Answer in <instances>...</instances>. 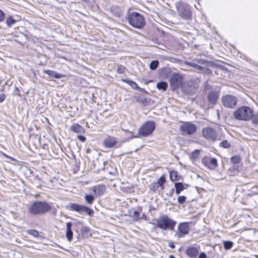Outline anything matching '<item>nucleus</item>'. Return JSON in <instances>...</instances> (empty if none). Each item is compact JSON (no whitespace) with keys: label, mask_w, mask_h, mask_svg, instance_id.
<instances>
[{"label":"nucleus","mask_w":258,"mask_h":258,"mask_svg":"<svg viewBox=\"0 0 258 258\" xmlns=\"http://www.w3.org/2000/svg\"><path fill=\"white\" fill-rule=\"evenodd\" d=\"M174 190H175V189H174V188H171V189L170 190V191H169V192H168V193H167V195L168 196H169V197H171V196H172V195H173V193H174Z\"/></svg>","instance_id":"nucleus-51"},{"label":"nucleus","mask_w":258,"mask_h":258,"mask_svg":"<svg viewBox=\"0 0 258 258\" xmlns=\"http://www.w3.org/2000/svg\"><path fill=\"white\" fill-rule=\"evenodd\" d=\"M219 146L225 149H228L231 147V144L226 140H224L219 143Z\"/></svg>","instance_id":"nucleus-35"},{"label":"nucleus","mask_w":258,"mask_h":258,"mask_svg":"<svg viewBox=\"0 0 258 258\" xmlns=\"http://www.w3.org/2000/svg\"><path fill=\"white\" fill-rule=\"evenodd\" d=\"M184 63L188 66L192 67L196 70L200 71L203 72H205V73H208V74L211 73V70L210 69L206 68L205 67L201 66L198 63H196L194 62H190V61H185Z\"/></svg>","instance_id":"nucleus-15"},{"label":"nucleus","mask_w":258,"mask_h":258,"mask_svg":"<svg viewBox=\"0 0 258 258\" xmlns=\"http://www.w3.org/2000/svg\"><path fill=\"white\" fill-rule=\"evenodd\" d=\"M137 90L139 91V92H142V93H147V91H146L143 88H142L138 86Z\"/></svg>","instance_id":"nucleus-50"},{"label":"nucleus","mask_w":258,"mask_h":258,"mask_svg":"<svg viewBox=\"0 0 258 258\" xmlns=\"http://www.w3.org/2000/svg\"><path fill=\"white\" fill-rule=\"evenodd\" d=\"M136 102L142 103L144 106H146L149 102L148 99L144 97L139 96L137 97Z\"/></svg>","instance_id":"nucleus-29"},{"label":"nucleus","mask_w":258,"mask_h":258,"mask_svg":"<svg viewBox=\"0 0 258 258\" xmlns=\"http://www.w3.org/2000/svg\"><path fill=\"white\" fill-rule=\"evenodd\" d=\"M67 208L70 211L77 212L80 214H86L89 217H92L94 213V210L87 206L74 203H71Z\"/></svg>","instance_id":"nucleus-6"},{"label":"nucleus","mask_w":258,"mask_h":258,"mask_svg":"<svg viewBox=\"0 0 258 258\" xmlns=\"http://www.w3.org/2000/svg\"><path fill=\"white\" fill-rule=\"evenodd\" d=\"M159 187L156 182H153L150 185V189L151 190L155 192L156 190Z\"/></svg>","instance_id":"nucleus-40"},{"label":"nucleus","mask_w":258,"mask_h":258,"mask_svg":"<svg viewBox=\"0 0 258 258\" xmlns=\"http://www.w3.org/2000/svg\"><path fill=\"white\" fill-rule=\"evenodd\" d=\"M200 246L197 244L187 247L185 253L189 258H197L199 254Z\"/></svg>","instance_id":"nucleus-13"},{"label":"nucleus","mask_w":258,"mask_h":258,"mask_svg":"<svg viewBox=\"0 0 258 258\" xmlns=\"http://www.w3.org/2000/svg\"><path fill=\"white\" fill-rule=\"evenodd\" d=\"M181 175L177 171L172 170L169 171V178L171 181L179 180L181 178Z\"/></svg>","instance_id":"nucleus-21"},{"label":"nucleus","mask_w":258,"mask_h":258,"mask_svg":"<svg viewBox=\"0 0 258 258\" xmlns=\"http://www.w3.org/2000/svg\"><path fill=\"white\" fill-rule=\"evenodd\" d=\"M169 258H175V257L173 255H170Z\"/></svg>","instance_id":"nucleus-54"},{"label":"nucleus","mask_w":258,"mask_h":258,"mask_svg":"<svg viewBox=\"0 0 258 258\" xmlns=\"http://www.w3.org/2000/svg\"><path fill=\"white\" fill-rule=\"evenodd\" d=\"M233 115L237 120L248 121L253 116V110L248 106H242L235 110Z\"/></svg>","instance_id":"nucleus-3"},{"label":"nucleus","mask_w":258,"mask_h":258,"mask_svg":"<svg viewBox=\"0 0 258 258\" xmlns=\"http://www.w3.org/2000/svg\"><path fill=\"white\" fill-rule=\"evenodd\" d=\"M198 258H208L206 253L205 252H199Z\"/></svg>","instance_id":"nucleus-48"},{"label":"nucleus","mask_w":258,"mask_h":258,"mask_svg":"<svg viewBox=\"0 0 258 258\" xmlns=\"http://www.w3.org/2000/svg\"><path fill=\"white\" fill-rule=\"evenodd\" d=\"M176 224L175 220L170 219L167 215H164L160 216L157 220L156 226L164 230H173Z\"/></svg>","instance_id":"nucleus-4"},{"label":"nucleus","mask_w":258,"mask_h":258,"mask_svg":"<svg viewBox=\"0 0 258 258\" xmlns=\"http://www.w3.org/2000/svg\"><path fill=\"white\" fill-rule=\"evenodd\" d=\"M156 124L153 121H147L145 122L139 129L138 134L132 136L133 138H139L140 136L147 137L150 135L155 130Z\"/></svg>","instance_id":"nucleus-5"},{"label":"nucleus","mask_w":258,"mask_h":258,"mask_svg":"<svg viewBox=\"0 0 258 258\" xmlns=\"http://www.w3.org/2000/svg\"><path fill=\"white\" fill-rule=\"evenodd\" d=\"M233 246V242L231 241L227 240L223 241V246L225 249L229 250Z\"/></svg>","instance_id":"nucleus-32"},{"label":"nucleus","mask_w":258,"mask_h":258,"mask_svg":"<svg viewBox=\"0 0 258 258\" xmlns=\"http://www.w3.org/2000/svg\"><path fill=\"white\" fill-rule=\"evenodd\" d=\"M51 210L50 204L44 201H36L28 208L29 213L32 215H43Z\"/></svg>","instance_id":"nucleus-1"},{"label":"nucleus","mask_w":258,"mask_h":258,"mask_svg":"<svg viewBox=\"0 0 258 258\" xmlns=\"http://www.w3.org/2000/svg\"><path fill=\"white\" fill-rule=\"evenodd\" d=\"M254 256L256 257V258H258V254H256L254 255Z\"/></svg>","instance_id":"nucleus-55"},{"label":"nucleus","mask_w":258,"mask_h":258,"mask_svg":"<svg viewBox=\"0 0 258 258\" xmlns=\"http://www.w3.org/2000/svg\"><path fill=\"white\" fill-rule=\"evenodd\" d=\"M159 62L157 60H152L150 64V69L151 70H155L158 67Z\"/></svg>","instance_id":"nucleus-34"},{"label":"nucleus","mask_w":258,"mask_h":258,"mask_svg":"<svg viewBox=\"0 0 258 258\" xmlns=\"http://www.w3.org/2000/svg\"><path fill=\"white\" fill-rule=\"evenodd\" d=\"M5 13L0 9V22H3L5 20Z\"/></svg>","instance_id":"nucleus-46"},{"label":"nucleus","mask_w":258,"mask_h":258,"mask_svg":"<svg viewBox=\"0 0 258 258\" xmlns=\"http://www.w3.org/2000/svg\"><path fill=\"white\" fill-rule=\"evenodd\" d=\"M78 224H81V222L79 221Z\"/></svg>","instance_id":"nucleus-57"},{"label":"nucleus","mask_w":258,"mask_h":258,"mask_svg":"<svg viewBox=\"0 0 258 258\" xmlns=\"http://www.w3.org/2000/svg\"><path fill=\"white\" fill-rule=\"evenodd\" d=\"M6 99V95L5 94H0V103L3 102Z\"/></svg>","instance_id":"nucleus-49"},{"label":"nucleus","mask_w":258,"mask_h":258,"mask_svg":"<svg viewBox=\"0 0 258 258\" xmlns=\"http://www.w3.org/2000/svg\"><path fill=\"white\" fill-rule=\"evenodd\" d=\"M195 61H196L197 63L200 65L211 64L212 63V62L211 61H208L207 60L201 58L195 59Z\"/></svg>","instance_id":"nucleus-33"},{"label":"nucleus","mask_w":258,"mask_h":258,"mask_svg":"<svg viewBox=\"0 0 258 258\" xmlns=\"http://www.w3.org/2000/svg\"><path fill=\"white\" fill-rule=\"evenodd\" d=\"M189 185L181 182H177L174 183L175 192L176 195H179L182 191L188 188Z\"/></svg>","instance_id":"nucleus-17"},{"label":"nucleus","mask_w":258,"mask_h":258,"mask_svg":"<svg viewBox=\"0 0 258 258\" xmlns=\"http://www.w3.org/2000/svg\"><path fill=\"white\" fill-rule=\"evenodd\" d=\"M77 138L79 140L82 142H84L86 140V138L83 135H78L77 136Z\"/></svg>","instance_id":"nucleus-47"},{"label":"nucleus","mask_w":258,"mask_h":258,"mask_svg":"<svg viewBox=\"0 0 258 258\" xmlns=\"http://www.w3.org/2000/svg\"><path fill=\"white\" fill-rule=\"evenodd\" d=\"M168 246L171 248H175V245H174V243L172 242H169V243L168 244Z\"/></svg>","instance_id":"nucleus-52"},{"label":"nucleus","mask_w":258,"mask_h":258,"mask_svg":"<svg viewBox=\"0 0 258 258\" xmlns=\"http://www.w3.org/2000/svg\"><path fill=\"white\" fill-rule=\"evenodd\" d=\"M91 151L92 150H91V149L88 148L86 150V153L89 154V153H90L91 152Z\"/></svg>","instance_id":"nucleus-53"},{"label":"nucleus","mask_w":258,"mask_h":258,"mask_svg":"<svg viewBox=\"0 0 258 258\" xmlns=\"http://www.w3.org/2000/svg\"><path fill=\"white\" fill-rule=\"evenodd\" d=\"M156 87L158 90L165 91L167 90L168 84L166 82L161 81L157 83Z\"/></svg>","instance_id":"nucleus-25"},{"label":"nucleus","mask_w":258,"mask_h":258,"mask_svg":"<svg viewBox=\"0 0 258 258\" xmlns=\"http://www.w3.org/2000/svg\"><path fill=\"white\" fill-rule=\"evenodd\" d=\"M182 77L178 73H174L171 76L169 82L171 87L173 90L177 89L181 84Z\"/></svg>","instance_id":"nucleus-12"},{"label":"nucleus","mask_w":258,"mask_h":258,"mask_svg":"<svg viewBox=\"0 0 258 258\" xmlns=\"http://www.w3.org/2000/svg\"><path fill=\"white\" fill-rule=\"evenodd\" d=\"M156 182L159 187H161L162 188H163V184L166 182L165 175H161Z\"/></svg>","instance_id":"nucleus-31"},{"label":"nucleus","mask_w":258,"mask_h":258,"mask_svg":"<svg viewBox=\"0 0 258 258\" xmlns=\"http://www.w3.org/2000/svg\"><path fill=\"white\" fill-rule=\"evenodd\" d=\"M73 224L71 222L66 223V238L69 241H71L73 239V232L72 230Z\"/></svg>","instance_id":"nucleus-19"},{"label":"nucleus","mask_w":258,"mask_h":258,"mask_svg":"<svg viewBox=\"0 0 258 258\" xmlns=\"http://www.w3.org/2000/svg\"><path fill=\"white\" fill-rule=\"evenodd\" d=\"M251 118L252 122L255 124L258 125V113L255 114H253V116Z\"/></svg>","instance_id":"nucleus-44"},{"label":"nucleus","mask_w":258,"mask_h":258,"mask_svg":"<svg viewBox=\"0 0 258 258\" xmlns=\"http://www.w3.org/2000/svg\"><path fill=\"white\" fill-rule=\"evenodd\" d=\"M117 143L116 138L111 136H107L103 141L104 147L107 148H112L114 147Z\"/></svg>","instance_id":"nucleus-14"},{"label":"nucleus","mask_w":258,"mask_h":258,"mask_svg":"<svg viewBox=\"0 0 258 258\" xmlns=\"http://www.w3.org/2000/svg\"><path fill=\"white\" fill-rule=\"evenodd\" d=\"M210 158L208 157H205L202 159V163L205 166L209 168V161Z\"/></svg>","instance_id":"nucleus-37"},{"label":"nucleus","mask_w":258,"mask_h":258,"mask_svg":"<svg viewBox=\"0 0 258 258\" xmlns=\"http://www.w3.org/2000/svg\"><path fill=\"white\" fill-rule=\"evenodd\" d=\"M203 137L208 141L215 142L217 140L218 134L216 130L211 127H206L202 130Z\"/></svg>","instance_id":"nucleus-9"},{"label":"nucleus","mask_w":258,"mask_h":258,"mask_svg":"<svg viewBox=\"0 0 258 258\" xmlns=\"http://www.w3.org/2000/svg\"><path fill=\"white\" fill-rule=\"evenodd\" d=\"M179 16L185 20H189L191 18V10L189 5L186 3H181L177 8Z\"/></svg>","instance_id":"nucleus-7"},{"label":"nucleus","mask_w":258,"mask_h":258,"mask_svg":"<svg viewBox=\"0 0 258 258\" xmlns=\"http://www.w3.org/2000/svg\"><path fill=\"white\" fill-rule=\"evenodd\" d=\"M218 166L217 160L215 158H210L209 168L214 169Z\"/></svg>","instance_id":"nucleus-28"},{"label":"nucleus","mask_w":258,"mask_h":258,"mask_svg":"<svg viewBox=\"0 0 258 258\" xmlns=\"http://www.w3.org/2000/svg\"><path fill=\"white\" fill-rule=\"evenodd\" d=\"M43 72L47 74L51 78L60 79L64 77L63 75L56 73L55 71L45 70L43 71Z\"/></svg>","instance_id":"nucleus-20"},{"label":"nucleus","mask_w":258,"mask_h":258,"mask_svg":"<svg viewBox=\"0 0 258 258\" xmlns=\"http://www.w3.org/2000/svg\"><path fill=\"white\" fill-rule=\"evenodd\" d=\"M132 217L135 221H139L140 220V213L138 211H135L133 213Z\"/></svg>","instance_id":"nucleus-42"},{"label":"nucleus","mask_w":258,"mask_h":258,"mask_svg":"<svg viewBox=\"0 0 258 258\" xmlns=\"http://www.w3.org/2000/svg\"><path fill=\"white\" fill-rule=\"evenodd\" d=\"M231 162L233 164H238L240 161V158L238 156H233L230 159Z\"/></svg>","instance_id":"nucleus-38"},{"label":"nucleus","mask_w":258,"mask_h":258,"mask_svg":"<svg viewBox=\"0 0 258 258\" xmlns=\"http://www.w3.org/2000/svg\"><path fill=\"white\" fill-rule=\"evenodd\" d=\"M200 154V151L199 150H194L191 154V159L194 160H196L198 157L199 156Z\"/></svg>","instance_id":"nucleus-39"},{"label":"nucleus","mask_w":258,"mask_h":258,"mask_svg":"<svg viewBox=\"0 0 258 258\" xmlns=\"http://www.w3.org/2000/svg\"><path fill=\"white\" fill-rule=\"evenodd\" d=\"M191 223L187 222H181L177 226V232L175 236L180 238L184 237L189 233L190 228L189 224Z\"/></svg>","instance_id":"nucleus-10"},{"label":"nucleus","mask_w":258,"mask_h":258,"mask_svg":"<svg viewBox=\"0 0 258 258\" xmlns=\"http://www.w3.org/2000/svg\"><path fill=\"white\" fill-rule=\"evenodd\" d=\"M84 199L85 202L89 205L92 204L95 199V197L91 194L85 195Z\"/></svg>","instance_id":"nucleus-26"},{"label":"nucleus","mask_w":258,"mask_h":258,"mask_svg":"<svg viewBox=\"0 0 258 258\" xmlns=\"http://www.w3.org/2000/svg\"><path fill=\"white\" fill-rule=\"evenodd\" d=\"M70 130L74 133L81 134L84 132V128L78 123H74L71 127Z\"/></svg>","instance_id":"nucleus-22"},{"label":"nucleus","mask_w":258,"mask_h":258,"mask_svg":"<svg viewBox=\"0 0 258 258\" xmlns=\"http://www.w3.org/2000/svg\"><path fill=\"white\" fill-rule=\"evenodd\" d=\"M237 98L232 95H226L222 98V103L224 106L229 108H234L237 104Z\"/></svg>","instance_id":"nucleus-11"},{"label":"nucleus","mask_w":258,"mask_h":258,"mask_svg":"<svg viewBox=\"0 0 258 258\" xmlns=\"http://www.w3.org/2000/svg\"><path fill=\"white\" fill-rule=\"evenodd\" d=\"M13 94H14V95H16V96H21L20 90L16 86L15 87V89L13 92Z\"/></svg>","instance_id":"nucleus-45"},{"label":"nucleus","mask_w":258,"mask_h":258,"mask_svg":"<svg viewBox=\"0 0 258 258\" xmlns=\"http://www.w3.org/2000/svg\"><path fill=\"white\" fill-rule=\"evenodd\" d=\"M16 22L17 21L14 19L12 16H10L7 18L6 23L9 27H11L13 24L16 23Z\"/></svg>","instance_id":"nucleus-30"},{"label":"nucleus","mask_w":258,"mask_h":258,"mask_svg":"<svg viewBox=\"0 0 258 258\" xmlns=\"http://www.w3.org/2000/svg\"><path fill=\"white\" fill-rule=\"evenodd\" d=\"M219 93L217 91H211L207 96L208 102L211 104H215L219 98Z\"/></svg>","instance_id":"nucleus-16"},{"label":"nucleus","mask_w":258,"mask_h":258,"mask_svg":"<svg viewBox=\"0 0 258 258\" xmlns=\"http://www.w3.org/2000/svg\"><path fill=\"white\" fill-rule=\"evenodd\" d=\"M122 81L129 85L133 89L135 90H137L139 86L135 82L131 80L122 79Z\"/></svg>","instance_id":"nucleus-27"},{"label":"nucleus","mask_w":258,"mask_h":258,"mask_svg":"<svg viewBox=\"0 0 258 258\" xmlns=\"http://www.w3.org/2000/svg\"><path fill=\"white\" fill-rule=\"evenodd\" d=\"M11 159L12 160H13V161L15 160V159L14 158H11Z\"/></svg>","instance_id":"nucleus-56"},{"label":"nucleus","mask_w":258,"mask_h":258,"mask_svg":"<svg viewBox=\"0 0 258 258\" xmlns=\"http://www.w3.org/2000/svg\"><path fill=\"white\" fill-rule=\"evenodd\" d=\"M27 233L29 235H31L34 237H38L39 235V232L38 231L35 229H29L27 230Z\"/></svg>","instance_id":"nucleus-36"},{"label":"nucleus","mask_w":258,"mask_h":258,"mask_svg":"<svg viewBox=\"0 0 258 258\" xmlns=\"http://www.w3.org/2000/svg\"><path fill=\"white\" fill-rule=\"evenodd\" d=\"M186 197L184 196H179L177 198V202L179 204H183L186 202Z\"/></svg>","instance_id":"nucleus-41"},{"label":"nucleus","mask_w":258,"mask_h":258,"mask_svg":"<svg viewBox=\"0 0 258 258\" xmlns=\"http://www.w3.org/2000/svg\"><path fill=\"white\" fill-rule=\"evenodd\" d=\"M111 13L116 17H119L121 15L120 8L118 6H113L111 8Z\"/></svg>","instance_id":"nucleus-24"},{"label":"nucleus","mask_w":258,"mask_h":258,"mask_svg":"<svg viewBox=\"0 0 258 258\" xmlns=\"http://www.w3.org/2000/svg\"><path fill=\"white\" fill-rule=\"evenodd\" d=\"M125 69V67H124L122 66H119L117 69V72L118 74H122L124 73Z\"/></svg>","instance_id":"nucleus-43"},{"label":"nucleus","mask_w":258,"mask_h":258,"mask_svg":"<svg viewBox=\"0 0 258 258\" xmlns=\"http://www.w3.org/2000/svg\"><path fill=\"white\" fill-rule=\"evenodd\" d=\"M80 233L82 238H87L90 235V229L86 226H82L80 229Z\"/></svg>","instance_id":"nucleus-23"},{"label":"nucleus","mask_w":258,"mask_h":258,"mask_svg":"<svg viewBox=\"0 0 258 258\" xmlns=\"http://www.w3.org/2000/svg\"><path fill=\"white\" fill-rule=\"evenodd\" d=\"M180 131L183 135H191L197 130V126L191 122H185L180 126Z\"/></svg>","instance_id":"nucleus-8"},{"label":"nucleus","mask_w":258,"mask_h":258,"mask_svg":"<svg viewBox=\"0 0 258 258\" xmlns=\"http://www.w3.org/2000/svg\"><path fill=\"white\" fill-rule=\"evenodd\" d=\"M106 190V186L103 184L97 185L93 187V191L97 197L102 195Z\"/></svg>","instance_id":"nucleus-18"},{"label":"nucleus","mask_w":258,"mask_h":258,"mask_svg":"<svg viewBox=\"0 0 258 258\" xmlns=\"http://www.w3.org/2000/svg\"><path fill=\"white\" fill-rule=\"evenodd\" d=\"M127 20L131 26L139 29L143 28L146 24L144 17L140 13L137 12L129 13Z\"/></svg>","instance_id":"nucleus-2"}]
</instances>
